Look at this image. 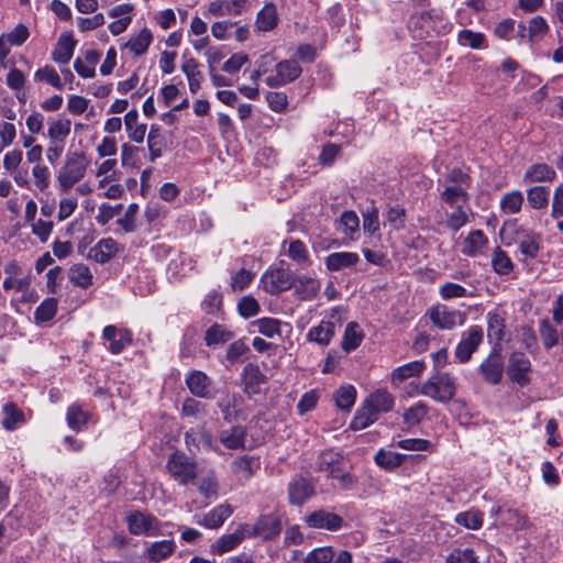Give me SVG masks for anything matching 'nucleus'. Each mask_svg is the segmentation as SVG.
Returning <instances> with one entry per match:
<instances>
[{
    "label": "nucleus",
    "instance_id": "obj_62",
    "mask_svg": "<svg viewBox=\"0 0 563 563\" xmlns=\"http://www.w3.org/2000/svg\"><path fill=\"white\" fill-rule=\"evenodd\" d=\"M139 211L137 203H131L128 206L124 216L117 220V223L122 228V230L126 233L134 232L137 228L136 225V214Z\"/></svg>",
    "mask_w": 563,
    "mask_h": 563
},
{
    "label": "nucleus",
    "instance_id": "obj_26",
    "mask_svg": "<svg viewBox=\"0 0 563 563\" xmlns=\"http://www.w3.org/2000/svg\"><path fill=\"white\" fill-rule=\"evenodd\" d=\"M176 550V543L173 539L161 540L151 543L146 548V558L151 562L159 563L169 558Z\"/></svg>",
    "mask_w": 563,
    "mask_h": 563
},
{
    "label": "nucleus",
    "instance_id": "obj_54",
    "mask_svg": "<svg viewBox=\"0 0 563 563\" xmlns=\"http://www.w3.org/2000/svg\"><path fill=\"white\" fill-rule=\"evenodd\" d=\"M374 459L377 465L386 470H393L402 464L405 456L397 452L379 450Z\"/></svg>",
    "mask_w": 563,
    "mask_h": 563
},
{
    "label": "nucleus",
    "instance_id": "obj_30",
    "mask_svg": "<svg viewBox=\"0 0 563 563\" xmlns=\"http://www.w3.org/2000/svg\"><path fill=\"white\" fill-rule=\"evenodd\" d=\"M220 442L230 450L243 449L245 446L246 430L242 426H235L222 430L219 434Z\"/></svg>",
    "mask_w": 563,
    "mask_h": 563
},
{
    "label": "nucleus",
    "instance_id": "obj_64",
    "mask_svg": "<svg viewBox=\"0 0 563 563\" xmlns=\"http://www.w3.org/2000/svg\"><path fill=\"white\" fill-rule=\"evenodd\" d=\"M446 563H478L472 549H455L446 559Z\"/></svg>",
    "mask_w": 563,
    "mask_h": 563
},
{
    "label": "nucleus",
    "instance_id": "obj_63",
    "mask_svg": "<svg viewBox=\"0 0 563 563\" xmlns=\"http://www.w3.org/2000/svg\"><path fill=\"white\" fill-rule=\"evenodd\" d=\"M32 176L34 185L38 190L45 191L49 187L51 172L47 166L43 164H35L32 168Z\"/></svg>",
    "mask_w": 563,
    "mask_h": 563
},
{
    "label": "nucleus",
    "instance_id": "obj_40",
    "mask_svg": "<svg viewBox=\"0 0 563 563\" xmlns=\"http://www.w3.org/2000/svg\"><path fill=\"white\" fill-rule=\"evenodd\" d=\"M233 338V332L228 330L222 324L211 325L205 334V341L208 346H216L218 344L225 343Z\"/></svg>",
    "mask_w": 563,
    "mask_h": 563
},
{
    "label": "nucleus",
    "instance_id": "obj_8",
    "mask_svg": "<svg viewBox=\"0 0 563 563\" xmlns=\"http://www.w3.org/2000/svg\"><path fill=\"white\" fill-rule=\"evenodd\" d=\"M294 277L288 269L272 268L262 276L263 287L266 292L275 295L285 291L292 286Z\"/></svg>",
    "mask_w": 563,
    "mask_h": 563
},
{
    "label": "nucleus",
    "instance_id": "obj_48",
    "mask_svg": "<svg viewBox=\"0 0 563 563\" xmlns=\"http://www.w3.org/2000/svg\"><path fill=\"white\" fill-rule=\"evenodd\" d=\"M164 145L163 135L161 128L153 124L147 135V147L150 151V161L154 162L156 158L162 156V150Z\"/></svg>",
    "mask_w": 563,
    "mask_h": 563
},
{
    "label": "nucleus",
    "instance_id": "obj_51",
    "mask_svg": "<svg viewBox=\"0 0 563 563\" xmlns=\"http://www.w3.org/2000/svg\"><path fill=\"white\" fill-rule=\"evenodd\" d=\"M484 515L477 509H470L464 512H460L455 517V522L463 526L466 529L477 530L483 525Z\"/></svg>",
    "mask_w": 563,
    "mask_h": 563
},
{
    "label": "nucleus",
    "instance_id": "obj_53",
    "mask_svg": "<svg viewBox=\"0 0 563 563\" xmlns=\"http://www.w3.org/2000/svg\"><path fill=\"white\" fill-rule=\"evenodd\" d=\"M356 399V390L352 385L342 386L334 393L336 406L342 410H350Z\"/></svg>",
    "mask_w": 563,
    "mask_h": 563
},
{
    "label": "nucleus",
    "instance_id": "obj_28",
    "mask_svg": "<svg viewBox=\"0 0 563 563\" xmlns=\"http://www.w3.org/2000/svg\"><path fill=\"white\" fill-rule=\"evenodd\" d=\"M124 126L128 137L134 143H142L146 133V124L139 122V112L135 109L130 110L124 115Z\"/></svg>",
    "mask_w": 563,
    "mask_h": 563
},
{
    "label": "nucleus",
    "instance_id": "obj_39",
    "mask_svg": "<svg viewBox=\"0 0 563 563\" xmlns=\"http://www.w3.org/2000/svg\"><path fill=\"white\" fill-rule=\"evenodd\" d=\"M343 465L342 456L333 451H325L320 454L318 460V470L327 472L331 477Z\"/></svg>",
    "mask_w": 563,
    "mask_h": 563
},
{
    "label": "nucleus",
    "instance_id": "obj_11",
    "mask_svg": "<svg viewBox=\"0 0 563 563\" xmlns=\"http://www.w3.org/2000/svg\"><path fill=\"white\" fill-rule=\"evenodd\" d=\"M483 340V331L478 327H472L463 333L461 342L455 350V357L461 362H467L477 350Z\"/></svg>",
    "mask_w": 563,
    "mask_h": 563
},
{
    "label": "nucleus",
    "instance_id": "obj_34",
    "mask_svg": "<svg viewBox=\"0 0 563 563\" xmlns=\"http://www.w3.org/2000/svg\"><path fill=\"white\" fill-rule=\"evenodd\" d=\"M278 22V15L276 7L273 3H267L257 13L255 26L258 31L268 32L272 31Z\"/></svg>",
    "mask_w": 563,
    "mask_h": 563
},
{
    "label": "nucleus",
    "instance_id": "obj_16",
    "mask_svg": "<svg viewBox=\"0 0 563 563\" xmlns=\"http://www.w3.org/2000/svg\"><path fill=\"white\" fill-rule=\"evenodd\" d=\"M122 250L123 247L114 239L106 238L89 250L88 257L97 263L104 264Z\"/></svg>",
    "mask_w": 563,
    "mask_h": 563
},
{
    "label": "nucleus",
    "instance_id": "obj_36",
    "mask_svg": "<svg viewBox=\"0 0 563 563\" xmlns=\"http://www.w3.org/2000/svg\"><path fill=\"white\" fill-rule=\"evenodd\" d=\"M487 244V238L481 230H474L468 233L463 242L462 252L468 256H475L481 253Z\"/></svg>",
    "mask_w": 563,
    "mask_h": 563
},
{
    "label": "nucleus",
    "instance_id": "obj_9",
    "mask_svg": "<svg viewBox=\"0 0 563 563\" xmlns=\"http://www.w3.org/2000/svg\"><path fill=\"white\" fill-rule=\"evenodd\" d=\"M276 75L266 77L265 82L268 87L276 88L285 86L296 80L302 69L296 60H283L275 65Z\"/></svg>",
    "mask_w": 563,
    "mask_h": 563
},
{
    "label": "nucleus",
    "instance_id": "obj_33",
    "mask_svg": "<svg viewBox=\"0 0 563 563\" xmlns=\"http://www.w3.org/2000/svg\"><path fill=\"white\" fill-rule=\"evenodd\" d=\"M264 378V375L257 366L247 365L243 373L244 391L249 395L258 394Z\"/></svg>",
    "mask_w": 563,
    "mask_h": 563
},
{
    "label": "nucleus",
    "instance_id": "obj_12",
    "mask_svg": "<svg viewBox=\"0 0 563 563\" xmlns=\"http://www.w3.org/2000/svg\"><path fill=\"white\" fill-rule=\"evenodd\" d=\"M189 391L199 398L211 399L214 397L212 380L201 371H191L186 377Z\"/></svg>",
    "mask_w": 563,
    "mask_h": 563
},
{
    "label": "nucleus",
    "instance_id": "obj_19",
    "mask_svg": "<svg viewBox=\"0 0 563 563\" xmlns=\"http://www.w3.org/2000/svg\"><path fill=\"white\" fill-rule=\"evenodd\" d=\"M233 514V508L231 505L224 503L216 506L209 512L203 515L202 517H195L196 523L208 528V529H218L223 522Z\"/></svg>",
    "mask_w": 563,
    "mask_h": 563
},
{
    "label": "nucleus",
    "instance_id": "obj_47",
    "mask_svg": "<svg viewBox=\"0 0 563 563\" xmlns=\"http://www.w3.org/2000/svg\"><path fill=\"white\" fill-rule=\"evenodd\" d=\"M429 407L424 402L418 401L402 413L404 423L408 427L418 426L427 417Z\"/></svg>",
    "mask_w": 563,
    "mask_h": 563
},
{
    "label": "nucleus",
    "instance_id": "obj_24",
    "mask_svg": "<svg viewBox=\"0 0 563 563\" xmlns=\"http://www.w3.org/2000/svg\"><path fill=\"white\" fill-rule=\"evenodd\" d=\"M424 368L426 364L423 361H412L398 366L390 374L391 384L399 385L408 378L419 377L423 373Z\"/></svg>",
    "mask_w": 563,
    "mask_h": 563
},
{
    "label": "nucleus",
    "instance_id": "obj_3",
    "mask_svg": "<svg viewBox=\"0 0 563 563\" xmlns=\"http://www.w3.org/2000/svg\"><path fill=\"white\" fill-rule=\"evenodd\" d=\"M166 470L178 484L188 485L197 477L198 465L192 457L183 452H175L168 457Z\"/></svg>",
    "mask_w": 563,
    "mask_h": 563
},
{
    "label": "nucleus",
    "instance_id": "obj_29",
    "mask_svg": "<svg viewBox=\"0 0 563 563\" xmlns=\"http://www.w3.org/2000/svg\"><path fill=\"white\" fill-rule=\"evenodd\" d=\"M556 177L555 170L543 163L531 165L523 174L522 181L526 184L531 183H545L553 181Z\"/></svg>",
    "mask_w": 563,
    "mask_h": 563
},
{
    "label": "nucleus",
    "instance_id": "obj_6",
    "mask_svg": "<svg viewBox=\"0 0 563 563\" xmlns=\"http://www.w3.org/2000/svg\"><path fill=\"white\" fill-rule=\"evenodd\" d=\"M129 531L132 534L157 536L161 532V522L150 514L135 511L126 518Z\"/></svg>",
    "mask_w": 563,
    "mask_h": 563
},
{
    "label": "nucleus",
    "instance_id": "obj_44",
    "mask_svg": "<svg viewBox=\"0 0 563 563\" xmlns=\"http://www.w3.org/2000/svg\"><path fill=\"white\" fill-rule=\"evenodd\" d=\"M505 319L496 311L487 314V335L489 340L499 342L504 338Z\"/></svg>",
    "mask_w": 563,
    "mask_h": 563
},
{
    "label": "nucleus",
    "instance_id": "obj_59",
    "mask_svg": "<svg viewBox=\"0 0 563 563\" xmlns=\"http://www.w3.org/2000/svg\"><path fill=\"white\" fill-rule=\"evenodd\" d=\"M34 79L36 81H45L59 90L63 88V82L58 73L48 65L37 69L34 74Z\"/></svg>",
    "mask_w": 563,
    "mask_h": 563
},
{
    "label": "nucleus",
    "instance_id": "obj_58",
    "mask_svg": "<svg viewBox=\"0 0 563 563\" xmlns=\"http://www.w3.org/2000/svg\"><path fill=\"white\" fill-rule=\"evenodd\" d=\"M540 338L545 349L550 350L559 343V332L549 320L540 322Z\"/></svg>",
    "mask_w": 563,
    "mask_h": 563
},
{
    "label": "nucleus",
    "instance_id": "obj_37",
    "mask_svg": "<svg viewBox=\"0 0 563 563\" xmlns=\"http://www.w3.org/2000/svg\"><path fill=\"white\" fill-rule=\"evenodd\" d=\"M527 200L532 209H545L550 200V188L548 186H533L527 190Z\"/></svg>",
    "mask_w": 563,
    "mask_h": 563
},
{
    "label": "nucleus",
    "instance_id": "obj_13",
    "mask_svg": "<svg viewBox=\"0 0 563 563\" xmlns=\"http://www.w3.org/2000/svg\"><path fill=\"white\" fill-rule=\"evenodd\" d=\"M429 316L434 325L441 330H452L457 324L463 323L462 313L457 310H451L444 305L433 307Z\"/></svg>",
    "mask_w": 563,
    "mask_h": 563
},
{
    "label": "nucleus",
    "instance_id": "obj_7",
    "mask_svg": "<svg viewBox=\"0 0 563 563\" xmlns=\"http://www.w3.org/2000/svg\"><path fill=\"white\" fill-rule=\"evenodd\" d=\"M514 241L525 258H536L542 247L541 234L529 229L520 228L516 230Z\"/></svg>",
    "mask_w": 563,
    "mask_h": 563
},
{
    "label": "nucleus",
    "instance_id": "obj_43",
    "mask_svg": "<svg viewBox=\"0 0 563 563\" xmlns=\"http://www.w3.org/2000/svg\"><path fill=\"white\" fill-rule=\"evenodd\" d=\"M287 254L301 268H306L311 265L308 250H307L305 243L300 240H291L289 242Z\"/></svg>",
    "mask_w": 563,
    "mask_h": 563
},
{
    "label": "nucleus",
    "instance_id": "obj_42",
    "mask_svg": "<svg viewBox=\"0 0 563 563\" xmlns=\"http://www.w3.org/2000/svg\"><path fill=\"white\" fill-rule=\"evenodd\" d=\"M181 70L185 73L188 79L190 91L194 93L197 92L198 89L200 88V84L202 81L203 76L201 71L198 69V63L196 62V59H185V62L181 65Z\"/></svg>",
    "mask_w": 563,
    "mask_h": 563
},
{
    "label": "nucleus",
    "instance_id": "obj_2",
    "mask_svg": "<svg viewBox=\"0 0 563 563\" xmlns=\"http://www.w3.org/2000/svg\"><path fill=\"white\" fill-rule=\"evenodd\" d=\"M89 166V159L84 152H73L67 154L65 164L59 168L56 176L58 188L67 191L84 177Z\"/></svg>",
    "mask_w": 563,
    "mask_h": 563
},
{
    "label": "nucleus",
    "instance_id": "obj_10",
    "mask_svg": "<svg viewBox=\"0 0 563 563\" xmlns=\"http://www.w3.org/2000/svg\"><path fill=\"white\" fill-rule=\"evenodd\" d=\"M306 523L313 529L338 531L344 525V519L325 509L314 510L306 517Z\"/></svg>",
    "mask_w": 563,
    "mask_h": 563
},
{
    "label": "nucleus",
    "instance_id": "obj_41",
    "mask_svg": "<svg viewBox=\"0 0 563 563\" xmlns=\"http://www.w3.org/2000/svg\"><path fill=\"white\" fill-rule=\"evenodd\" d=\"M442 199L451 208L467 206L468 195L462 186H448L442 192Z\"/></svg>",
    "mask_w": 563,
    "mask_h": 563
},
{
    "label": "nucleus",
    "instance_id": "obj_27",
    "mask_svg": "<svg viewBox=\"0 0 563 563\" xmlns=\"http://www.w3.org/2000/svg\"><path fill=\"white\" fill-rule=\"evenodd\" d=\"M360 256L354 252H334L325 257V267L331 272H338L356 265Z\"/></svg>",
    "mask_w": 563,
    "mask_h": 563
},
{
    "label": "nucleus",
    "instance_id": "obj_5",
    "mask_svg": "<svg viewBox=\"0 0 563 563\" xmlns=\"http://www.w3.org/2000/svg\"><path fill=\"white\" fill-rule=\"evenodd\" d=\"M244 530L249 538L260 537L263 540H272L280 533L282 526L274 515H264L254 525L244 523Z\"/></svg>",
    "mask_w": 563,
    "mask_h": 563
},
{
    "label": "nucleus",
    "instance_id": "obj_14",
    "mask_svg": "<svg viewBox=\"0 0 563 563\" xmlns=\"http://www.w3.org/2000/svg\"><path fill=\"white\" fill-rule=\"evenodd\" d=\"M287 493L291 505L301 506L314 494V487L309 479L295 476L288 484Z\"/></svg>",
    "mask_w": 563,
    "mask_h": 563
},
{
    "label": "nucleus",
    "instance_id": "obj_4",
    "mask_svg": "<svg viewBox=\"0 0 563 563\" xmlns=\"http://www.w3.org/2000/svg\"><path fill=\"white\" fill-rule=\"evenodd\" d=\"M531 371V362L525 353L514 352L510 354L506 372L512 383L520 387L527 386L530 383Z\"/></svg>",
    "mask_w": 563,
    "mask_h": 563
},
{
    "label": "nucleus",
    "instance_id": "obj_46",
    "mask_svg": "<svg viewBox=\"0 0 563 563\" xmlns=\"http://www.w3.org/2000/svg\"><path fill=\"white\" fill-rule=\"evenodd\" d=\"M492 266L494 272L498 275H508L514 269L511 258L499 246L494 250L492 255Z\"/></svg>",
    "mask_w": 563,
    "mask_h": 563
},
{
    "label": "nucleus",
    "instance_id": "obj_35",
    "mask_svg": "<svg viewBox=\"0 0 563 563\" xmlns=\"http://www.w3.org/2000/svg\"><path fill=\"white\" fill-rule=\"evenodd\" d=\"M364 338V333L356 322H349L346 324L343 340H342V349L345 352H351L360 346Z\"/></svg>",
    "mask_w": 563,
    "mask_h": 563
},
{
    "label": "nucleus",
    "instance_id": "obj_32",
    "mask_svg": "<svg viewBox=\"0 0 563 563\" xmlns=\"http://www.w3.org/2000/svg\"><path fill=\"white\" fill-rule=\"evenodd\" d=\"M71 122L69 119H57L49 122L47 129V136L51 144L60 143L64 144L68 135L70 134Z\"/></svg>",
    "mask_w": 563,
    "mask_h": 563
},
{
    "label": "nucleus",
    "instance_id": "obj_25",
    "mask_svg": "<svg viewBox=\"0 0 563 563\" xmlns=\"http://www.w3.org/2000/svg\"><path fill=\"white\" fill-rule=\"evenodd\" d=\"M364 402L378 416L380 412L390 411L395 399L386 389H378L371 394Z\"/></svg>",
    "mask_w": 563,
    "mask_h": 563
},
{
    "label": "nucleus",
    "instance_id": "obj_61",
    "mask_svg": "<svg viewBox=\"0 0 563 563\" xmlns=\"http://www.w3.org/2000/svg\"><path fill=\"white\" fill-rule=\"evenodd\" d=\"M467 206H460L452 208L453 211L448 214L446 225L453 231H459L468 221L466 212Z\"/></svg>",
    "mask_w": 563,
    "mask_h": 563
},
{
    "label": "nucleus",
    "instance_id": "obj_38",
    "mask_svg": "<svg viewBox=\"0 0 563 563\" xmlns=\"http://www.w3.org/2000/svg\"><path fill=\"white\" fill-rule=\"evenodd\" d=\"M68 277L74 285L84 289L92 285L93 276L85 264L73 265L68 271Z\"/></svg>",
    "mask_w": 563,
    "mask_h": 563
},
{
    "label": "nucleus",
    "instance_id": "obj_60",
    "mask_svg": "<svg viewBox=\"0 0 563 563\" xmlns=\"http://www.w3.org/2000/svg\"><path fill=\"white\" fill-rule=\"evenodd\" d=\"M457 41L463 46H468L474 49L483 47L485 36L483 33L473 32L472 30H462L457 34Z\"/></svg>",
    "mask_w": 563,
    "mask_h": 563
},
{
    "label": "nucleus",
    "instance_id": "obj_23",
    "mask_svg": "<svg viewBox=\"0 0 563 563\" xmlns=\"http://www.w3.org/2000/svg\"><path fill=\"white\" fill-rule=\"evenodd\" d=\"M77 41L70 33L62 34L52 53V59L57 64H67L74 54Z\"/></svg>",
    "mask_w": 563,
    "mask_h": 563
},
{
    "label": "nucleus",
    "instance_id": "obj_22",
    "mask_svg": "<svg viewBox=\"0 0 563 563\" xmlns=\"http://www.w3.org/2000/svg\"><path fill=\"white\" fill-rule=\"evenodd\" d=\"M260 459L256 456L241 455L231 463L232 472L242 481H249L260 468Z\"/></svg>",
    "mask_w": 563,
    "mask_h": 563
},
{
    "label": "nucleus",
    "instance_id": "obj_20",
    "mask_svg": "<svg viewBox=\"0 0 563 563\" xmlns=\"http://www.w3.org/2000/svg\"><path fill=\"white\" fill-rule=\"evenodd\" d=\"M479 371L488 384H499L504 373L503 357L498 353H490L481 364Z\"/></svg>",
    "mask_w": 563,
    "mask_h": 563
},
{
    "label": "nucleus",
    "instance_id": "obj_1",
    "mask_svg": "<svg viewBox=\"0 0 563 563\" xmlns=\"http://www.w3.org/2000/svg\"><path fill=\"white\" fill-rule=\"evenodd\" d=\"M415 390L441 404L450 402L455 396V382L448 373L432 374L421 386L415 385Z\"/></svg>",
    "mask_w": 563,
    "mask_h": 563
},
{
    "label": "nucleus",
    "instance_id": "obj_45",
    "mask_svg": "<svg viewBox=\"0 0 563 563\" xmlns=\"http://www.w3.org/2000/svg\"><path fill=\"white\" fill-rule=\"evenodd\" d=\"M523 205V194L520 190H512L505 194L500 199V209L506 214L518 213Z\"/></svg>",
    "mask_w": 563,
    "mask_h": 563
},
{
    "label": "nucleus",
    "instance_id": "obj_15",
    "mask_svg": "<svg viewBox=\"0 0 563 563\" xmlns=\"http://www.w3.org/2000/svg\"><path fill=\"white\" fill-rule=\"evenodd\" d=\"M187 448L192 450H209L219 452V446L214 444L212 434L205 427L190 429L185 433Z\"/></svg>",
    "mask_w": 563,
    "mask_h": 563
},
{
    "label": "nucleus",
    "instance_id": "obj_57",
    "mask_svg": "<svg viewBox=\"0 0 563 563\" xmlns=\"http://www.w3.org/2000/svg\"><path fill=\"white\" fill-rule=\"evenodd\" d=\"M282 322L274 318H261L253 322V325L257 327L261 334L267 338H274L280 334Z\"/></svg>",
    "mask_w": 563,
    "mask_h": 563
},
{
    "label": "nucleus",
    "instance_id": "obj_17",
    "mask_svg": "<svg viewBox=\"0 0 563 563\" xmlns=\"http://www.w3.org/2000/svg\"><path fill=\"white\" fill-rule=\"evenodd\" d=\"M320 287L321 284L317 278L307 275L294 277L291 286L295 295L302 301L313 300L318 296Z\"/></svg>",
    "mask_w": 563,
    "mask_h": 563
},
{
    "label": "nucleus",
    "instance_id": "obj_31",
    "mask_svg": "<svg viewBox=\"0 0 563 563\" xmlns=\"http://www.w3.org/2000/svg\"><path fill=\"white\" fill-rule=\"evenodd\" d=\"M335 333V324L331 321H321L319 325L309 330L307 339L310 342H316L319 345L327 346Z\"/></svg>",
    "mask_w": 563,
    "mask_h": 563
},
{
    "label": "nucleus",
    "instance_id": "obj_49",
    "mask_svg": "<svg viewBox=\"0 0 563 563\" xmlns=\"http://www.w3.org/2000/svg\"><path fill=\"white\" fill-rule=\"evenodd\" d=\"M378 416L364 402L363 406L357 409L355 416L351 422L353 430H362L371 426L377 420Z\"/></svg>",
    "mask_w": 563,
    "mask_h": 563
},
{
    "label": "nucleus",
    "instance_id": "obj_55",
    "mask_svg": "<svg viewBox=\"0 0 563 563\" xmlns=\"http://www.w3.org/2000/svg\"><path fill=\"white\" fill-rule=\"evenodd\" d=\"M57 312V300L55 298H46L34 312V319L37 323L52 320Z\"/></svg>",
    "mask_w": 563,
    "mask_h": 563
},
{
    "label": "nucleus",
    "instance_id": "obj_56",
    "mask_svg": "<svg viewBox=\"0 0 563 563\" xmlns=\"http://www.w3.org/2000/svg\"><path fill=\"white\" fill-rule=\"evenodd\" d=\"M66 420L70 429L80 431L88 421V413L79 406L73 405L67 410Z\"/></svg>",
    "mask_w": 563,
    "mask_h": 563
},
{
    "label": "nucleus",
    "instance_id": "obj_18",
    "mask_svg": "<svg viewBox=\"0 0 563 563\" xmlns=\"http://www.w3.org/2000/svg\"><path fill=\"white\" fill-rule=\"evenodd\" d=\"M102 338L110 341L109 350L112 354L121 353L132 343V333L129 329H118L115 325H107L102 331Z\"/></svg>",
    "mask_w": 563,
    "mask_h": 563
},
{
    "label": "nucleus",
    "instance_id": "obj_21",
    "mask_svg": "<svg viewBox=\"0 0 563 563\" xmlns=\"http://www.w3.org/2000/svg\"><path fill=\"white\" fill-rule=\"evenodd\" d=\"M245 538H249L244 525H241L236 531L229 534L221 536L212 545L211 551L216 554L222 555L235 549Z\"/></svg>",
    "mask_w": 563,
    "mask_h": 563
},
{
    "label": "nucleus",
    "instance_id": "obj_50",
    "mask_svg": "<svg viewBox=\"0 0 563 563\" xmlns=\"http://www.w3.org/2000/svg\"><path fill=\"white\" fill-rule=\"evenodd\" d=\"M3 413L2 426L8 431H13L19 423L24 421L23 412L13 402L3 406Z\"/></svg>",
    "mask_w": 563,
    "mask_h": 563
},
{
    "label": "nucleus",
    "instance_id": "obj_52",
    "mask_svg": "<svg viewBox=\"0 0 563 563\" xmlns=\"http://www.w3.org/2000/svg\"><path fill=\"white\" fill-rule=\"evenodd\" d=\"M152 40L153 36L151 31L148 29H143L136 36L132 37L126 43V47L130 48L134 55L140 56L146 53Z\"/></svg>",
    "mask_w": 563,
    "mask_h": 563
}]
</instances>
